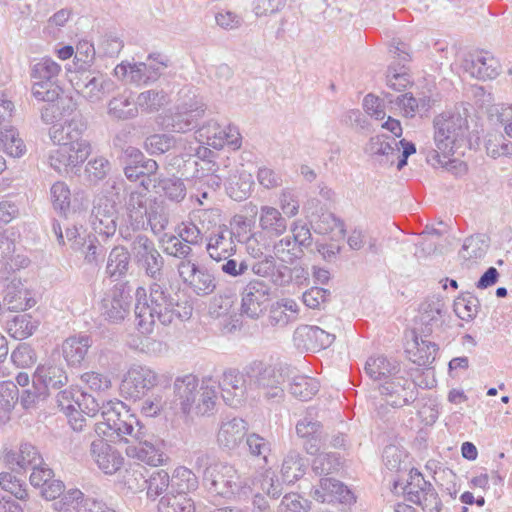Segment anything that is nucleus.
Instances as JSON below:
<instances>
[{
  "instance_id": "393cba45",
  "label": "nucleus",
  "mask_w": 512,
  "mask_h": 512,
  "mask_svg": "<svg viewBox=\"0 0 512 512\" xmlns=\"http://www.w3.org/2000/svg\"><path fill=\"white\" fill-rule=\"evenodd\" d=\"M205 108L197 101L193 103H184L178 107L167 123V127H171L172 131L185 133L196 127L199 118L204 114Z\"/></svg>"
},
{
  "instance_id": "f8f14e48",
  "label": "nucleus",
  "mask_w": 512,
  "mask_h": 512,
  "mask_svg": "<svg viewBox=\"0 0 512 512\" xmlns=\"http://www.w3.org/2000/svg\"><path fill=\"white\" fill-rule=\"evenodd\" d=\"M160 376L152 368L145 365H132L120 383V394L128 400H140L146 393L157 386Z\"/></svg>"
},
{
  "instance_id": "864d4df0",
  "label": "nucleus",
  "mask_w": 512,
  "mask_h": 512,
  "mask_svg": "<svg viewBox=\"0 0 512 512\" xmlns=\"http://www.w3.org/2000/svg\"><path fill=\"white\" fill-rule=\"evenodd\" d=\"M197 138L200 140L205 139V143L215 149L224 147L223 135L224 127H221L217 122H209L207 125L201 127L197 132Z\"/></svg>"
},
{
  "instance_id": "a19ab883",
  "label": "nucleus",
  "mask_w": 512,
  "mask_h": 512,
  "mask_svg": "<svg viewBox=\"0 0 512 512\" xmlns=\"http://www.w3.org/2000/svg\"><path fill=\"white\" fill-rule=\"evenodd\" d=\"M39 321L32 318L29 314H21L14 316L7 321L6 329L8 334L17 340H23L36 331Z\"/></svg>"
},
{
  "instance_id": "0e129e2a",
  "label": "nucleus",
  "mask_w": 512,
  "mask_h": 512,
  "mask_svg": "<svg viewBox=\"0 0 512 512\" xmlns=\"http://www.w3.org/2000/svg\"><path fill=\"white\" fill-rule=\"evenodd\" d=\"M246 445L251 456L261 457L267 463V457L271 451L270 442L259 434L251 433L247 435Z\"/></svg>"
},
{
  "instance_id": "4468645a",
  "label": "nucleus",
  "mask_w": 512,
  "mask_h": 512,
  "mask_svg": "<svg viewBox=\"0 0 512 512\" xmlns=\"http://www.w3.org/2000/svg\"><path fill=\"white\" fill-rule=\"evenodd\" d=\"M177 271L183 283L197 296H208L217 288L215 275L204 265L180 261Z\"/></svg>"
},
{
  "instance_id": "a18cd8bd",
  "label": "nucleus",
  "mask_w": 512,
  "mask_h": 512,
  "mask_svg": "<svg viewBox=\"0 0 512 512\" xmlns=\"http://www.w3.org/2000/svg\"><path fill=\"white\" fill-rule=\"evenodd\" d=\"M86 500L83 492L79 489H70L64 491L52 504L51 508L55 512H78V508Z\"/></svg>"
},
{
  "instance_id": "72a5a7b5",
  "label": "nucleus",
  "mask_w": 512,
  "mask_h": 512,
  "mask_svg": "<svg viewBox=\"0 0 512 512\" xmlns=\"http://www.w3.org/2000/svg\"><path fill=\"white\" fill-rule=\"evenodd\" d=\"M466 69L473 77L479 79H493L499 74L500 64L489 52H479L473 56Z\"/></svg>"
},
{
  "instance_id": "6e6d98bb",
  "label": "nucleus",
  "mask_w": 512,
  "mask_h": 512,
  "mask_svg": "<svg viewBox=\"0 0 512 512\" xmlns=\"http://www.w3.org/2000/svg\"><path fill=\"white\" fill-rule=\"evenodd\" d=\"M47 395L48 393L45 387H43L34 376L32 384L23 389L21 395H19L20 403L25 409H28L44 401Z\"/></svg>"
},
{
  "instance_id": "7c9ffc66",
  "label": "nucleus",
  "mask_w": 512,
  "mask_h": 512,
  "mask_svg": "<svg viewBox=\"0 0 512 512\" xmlns=\"http://www.w3.org/2000/svg\"><path fill=\"white\" fill-rule=\"evenodd\" d=\"M4 461L23 470L27 468L33 469L37 465L43 464V459L38 449L28 442L21 443L18 451H7L4 455Z\"/></svg>"
},
{
  "instance_id": "f3484780",
  "label": "nucleus",
  "mask_w": 512,
  "mask_h": 512,
  "mask_svg": "<svg viewBox=\"0 0 512 512\" xmlns=\"http://www.w3.org/2000/svg\"><path fill=\"white\" fill-rule=\"evenodd\" d=\"M57 145L56 148L47 152L45 162L60 175L73 171L74 168L83 164L90 155V153H87L85 145H80L77 149L66 144Z\"/></svg>"
},
{
  "instance_id": "9b49d317",
  "label": "nucleus",
  "mask_w": 512,
  "mask_h": 512,
  "mask_svg": "<svg viewBox=\"0 0 512 512\" xmlns=\"http://www.w3.org/2000/svg\"><path fill=\"white\" fill-rule=\"evenodd\" d=\"M130 249L135 263L145 272L147 277L152 280L163 277L165 261L152 239L146 235L138 234L132 240Z\"/></svg>"
},
{
  "instance_id": "4d7b16f0",
  "label": "nucleus",
  "mask_w": 512,
  "mask_h": 512,
  "mask_svg": "<svg viewBox=\"0 0 512 512\" xmlns=\"http://www.w3.org/2000/svg\"><path fill=\"white\" fill-rule=\"evenodd\" d=\"M166 198L175 203H180L186 197V186L179 178H167L159 182Z\"/></svg>"
},
{
  "instance_id": "2f4dec72",
  "label": "nucleus",
  "mask_w": 512,
  "mask_h": 512,
  "mask_svg": "<svg viewBox=\"0 0 512 512\" xmlns=\"http://www.w3.org/2000/svg\"><path fill=\"white\" fill-rule=\"evenodd\" d=\"M92 340L87 335H74L65 339L61 350L65 361L69 366H77L85 359Z\"/></svg>"
},
{
  "instance_id": "bf43d9fd",
  "label": "nucleus",
  "mask_w": 512,
  "mask_h": 512,
  "mask_svg": "<svg viewBox=\"0 0 512 512\" xmlns=\"http://www.w3.org/2000/svg\"><path fill=\"white\" fill-rule=\"evenodd\" d=\"M145 482L147 484V496L155 499L169 487L170 476L165 470H157Z\"/></svg>"
},
{
  "instance_id": "ddd939ff",
  "label": "nucleus",
  "mask_w": 512,
  "mask_h": 512,
  "mask_svg": "<svg viewBox=\"0 0 512 512\" xmlns=\"http://www.w3.org/2000/svg\"><path fill=\"white\" fill-rule=\"evenodd\" d=\"M203 480L211 493L222 497L238 494L244 488L236 469L223 462L207 467Z\"/></svg>"
},
{
  "instance_id": "a878e982",
  "label": "nucleus",
  "mask_w": 512,
  "mask_h": 512,
  "mask_svg": "<svg viewBox=\"0 0 512 512\" xmlns=\"http://www.w3.org/2000/svg\"><path fill=\"white\" fill-rule=\"evenodd\" d=\"M247 423L241 418L223 421L217 433V443L225 450L236 449L247 434Z\"/></svg>"
},
{
  "instance_id": "20e7f679",
  "label": "nucleus",
  "mask_w": 512,
  "mask_h": 512,
  "mask_svg": "<svg viewBox=\"0 0 512 512\" xmlns=\"http://www.w3.org/2000/svg\"><path fill=\"white\" fill-rule=\"evenodd\" d=\"M125 210L133 230L146 229L149 226L154 234H158L168 225L162 203L153 198L147 188L131 191L125 201Z\"/></svg>"
},
{
  "instance_id": "f03ea898",
  "label": "nucleus",
  "mask_w": 512,
  "mask_h": 512,
  "mask_svg": "<svg viewBox=\"0 0 512 512\" xmlns=\"http://www.w3.org/2000/svg\"><path fill=\"white\" fill-rule=\"evenodd\" d=\"M174 401L184 414L204 416L212 413L217 401L216 381L204 378L199 382L196 375L178 376L173 382Z\"/></svg>"
},
{
  "instance_id": "6e6552de",
  "label": "nucleus",
  "mask_w": 512,
  "mask_h": 512,
  "mask_svg": "<svg viewBox=\"0 0 512 512\" xmlns=\"http://www.w3.org/2000/svg\"><path fill=\"white\" fill-rule=\"evenodd\" d=\"M168 67V59L161 54H149L146 62H122L114 68V76L126 83L148 85L158 80Z\"/></svg>"
},
{
  "instance_id": "9d476101",
  "label": "nucleus",
  "mask_w": 512,
  "mask_h": 512,
  "mask_svg": "<svg viewBox=\"0 0 512 512\" xmlns=\"http://www.w3.org/2000/svg\"><path fill=\"white\" fill-rule=\"evenodd\" d=\"M71 83L89 103H99L113 90V81L99 70H77Z\"/></svg>"
},
{
  "instance_id": "c03bdc74",
  "label": "nucleus",
  "mask_w": 512,
  "mask_h": 512,
  "mask_svg": "<svg viewBox=\"0 0 512 512\" xmlns=\"http://www.w3.org/2000/svg\"><path fill=\"white\" fill-rule=\"evenodd\" d=\"M273 255L281 262L292 264L296 259H299L303 250L298 247L291 235H287L278 241H275L272 246Z\"/></svg>"
},
{
  "instance_id": "3c124183",
  "label": "nucleus",
  "mask_w": 512,
  "mask_h": 512,
  "mask_svg": "<svg viewBox=\"0 0 512 512\" xmlns=\"http://www.w3.org/2000/svg\"><path fill=\"white\" fill-rule=\"evenodd\" d=\"M392 144H395L394 137L385 134L376 135L370 138L365 147V152L381 163L382 158L388 155Z\"/></svg>"
},
{
  "instance_id": "6ab92c4d",
  "label": "nucleus",
  "mask_w": 512,
  "mask_h": 512,
  "mask_svg": "<svg viewBox=\"0 0 512 512\" xmlns=\"http://www.w3.org/2000/svg\"><path fill=\"white\" fill-rule=\"evenodd\" d=\"M269 292V286L263 281H250L242 291L241 314L258 319L267 308Z\"/></svg>"
},
{
  "instance_id": "0eeeda50",
  "label": "nucleus",
  "mask_w": 512,
  "mask_h": 512,
  "mask_svg": "<svg viewBox=\"0 0 512 512\" xmlns=\"http://www.w3.org/2000/svg\"><path fill=\"white\" fill-rule=\"evenodd\" d=\"M289 368L252 362L246 369L250 381L262 391L268 401L280 402L284 398L283 384L287 381Z\"/></svg>"
},
{
  "instance_id": "7ed1b4c3",
  "label": "nucleus",
  "mask_w": 512,
  "mask_h": 512,
  "mask_svg": "<svg viewBox=\"0 0 512 512\" xmlns=\"http://www.w3.org/2000/svg\"><path fill=\"white\" fill-rule=\"evenodd\" d=\"M434 145L427 159L445 166L449 163L450 157L465 142L468 135L467 118L459 112H443L436 116L433 121Z\"/></svg>"
},
{
  "instance_id": "ea45409f",
  "label": "nucleus",
  "mask_w": 512,
  "mask_h": 512,
  "mask_svg": "<svg viewBox=\"0 0 512 512\" xmlns=\"http://www.w3.org/2000/svg\"><path fill=\"white\" fill-rule=\"evenodd\" d=\"M389 149L388 155L382 158L380 164L387 166L396 164L398 170H401L407 164L408 157L416 152L415 144L405 139L400 141L395 139V144H392Z\"/></svg>"
},
{
  "instance_id": "f257e3e1",
  "label": "nucleus",
  "mask_w": 512,
  "mask_h": 512,
  "mask_svg": "<svg viewBox=\"0 0 512 512\" xmlns=\"http://www.w3.org/2000/svg\"><path fill=\"white\" fill-rule=\"evenodd\" d=\"M135 298V315L142 333H152L157 322L163 326L172 323L175 316V299L163 277L153 280L149 286V294L144 287H138Z\"/></svg>"
},
{
  "instance_id": "aec40b11",
  "label": "nucleus",
  "mask_w": 512,
  "mask_h": 512,
  "mask_svg": "<svg viewBox=\"0 0 512 512\" xmlns=\"http://www.w3.org/2000/svg\"><path fill=\"white\" fill-rule=\"evenodd\" d=\"M89 451L93 461L105 474H115L124 464L121 453L102 438L93 440Z\"/></svg>"
},
{
  "instance_id": "69168bd1",
  "label": "nucleus",
  "mask_w": 512,
  "mask_h": 512,
  "mask_svg": "<svg viewBox=\"0 0 512 512\" xmlns=\"http://www.w3.org/2000/svg\"><path fill=\"white\" fill-rule=\"evenodd\" d=\"M19 399V389L11 381L0 383V409L4 413L10 412Z\"/></svg>"
},
{
  "instance_id": "dca6fc26",
  "label": "nucleus",
  "mask_w": 512,
  "mask_h": 512,
  "mask_svg": "<svg viewBox=\"0 0 512 512\" xmlns=\"http://www.w3.org/2000/svg\"><path fill=\"white\" fill-rule=\"evenodd\" d=\"M87 129V122L80 112L74 113L70 119L61 125H54L49 132L51 140L55 144H66L75 149L81 145L86 146L87 153H91V146L88 141L82 138Z\"/></svg>"
},
{
  "instance_id": "f704fd0d",
  "label": "nucleus",
  "mask_w": 512,
  "mask_h": 512,
  "mask_svg": "<svg viewBox=\"0 0 512 512\" xmlns=\"http://www.w3.org/2000/svg\"><path fill=\"white\" fill-rule=\"evenodd\" d=\"M132 440L131 442H133ZM137 443L127 447L126 453L129 457L144 462L150 466H158L164 461V454L154 444L148 441L135 440Z\"/></svg>"
},
{
  "instance_id": "09e8293b",
  "label": "nucleus",
  "mask_w": 512,
  "mask_h": 512,
  "mask_svg": "<svg viewBox=\"0 0 512 512\" xmlns=\"http://www.w3.org/2000/svg\"><path fill=\"white\" fill-rule=\"evenodd\" d=\"M0 150L19 158L26 152V146L16 131L6 130L0 132Z\"/></svg>"
},
{
  "instance_id": "052dcab7",
  "label": "nucleus",
  "mask_w": 512,
  "mask_h": 512,
  "mask_svg": "<svg viewBox=\"0 0 512 512\" xmlns=\"http://www.w3.org/2000/svg\"><path fill=\"white\" fill-rule=\"evenodd\" d=\"M96 51L94 45L88 40H81L78 42L75 51V64L78 70L88 69L91 67L95 60Z\"/></svg>"
},
{
  "instance_id": "680f3d73",
  "label": "nucleus",
  "mask_w": 512,
  "mask_h": 512,
  "mask_svg": "<svg viewBox=\"0 0 512 512\" xmlns=\"http://www.w3.org/2000/svg\"><path fill=\"white\" fill-rule=\"evenodd\" d=\"M253 185L252 177L250 174L242 173L237 181H230L227 190L229 195L236 201L246 199L251 192Z\"/></svg>"
},
{
  "instance_id": "de8ad7c7",
  "label": "nucleus",
  "mask_w": 512,
  "mask_h": 512,
  "mask_svg": "<svg viewBox=\"0 0 512 512\" xmlns=\"http://www.w3.org/2000/svg\"><path fill=\"white\" fill-rule=\"evenodd\" d=\"M61 71L58 63L50 58H43L32 66L31 78L32 80H42L55 82Z\"/></svg>"
},
{
  "instance_id": "79ce46f5",
  "label": "nucleus",
  "mask_w": 512,
  "mask_h": 512,
  "mask_svg": "<svg viewBox=\"0 0 512 512\" xmlns=\"http://www.w3.org/2000/svg\"><path fill=\"white\" fill-rule=\"evenodd\" d=\"M130 263V253L123 246L114 247L109 253L106 274L111 278H120L126 275Z\"/></svg>"
},
{
  "instance_id": "e433bc0d",
  "label": "nucleus",
  "mask_w": 512,
  "mask_h": 512,
  "mask_svg": "<svg viewBox=\"0 0 512 512\" xmlns=\"http://www.w3.org/2000/svg\"><path fill=\"white\" fill-rule=\"evenodd\" d=\"M307 466L308 461L300 452L290 450L282 462L281 474L283 480L287 483H294L305 474Z\"/></svg>"
},
{
  "instance_id": "412c9836",
  "label": "nucleus",
  "mask_w": 512,
  "mask_h": 512,
  "mask_svg": "<svg viewBox=\"0 0 512 512\" xmlns=\"http://www.w3.org/2000/svg\"><path fill=\"white\" fill-rule=\"evenodd\" d=\"M217 389H221L224 402L231 406H239L245 398L246 380L244 375L234 369L226 370L219 382H216Z\"/></svg>"
},
{
  "instance_id": "5701e85b",
  "label": "nucleus",
  "mask_w": 512,
  "mask_h": 512,
  "mask_svg": "<svg viewBox=\"0 0 512 512\" xmlns=\"http://www.w3.org/2000/svg\"><path fill=\"white\" fill-rule=\"evenodd\" d=\"M206 242V251L217 262L230 258L236 251L233 232L227 226L219 227Z\"/></svg>"
},
{
  "instance_id": "c9c22d12",
  "label": "nucleus",
  "mask_w": 512,
  "mask_h": 512,
  "mask_svg": "<svg viewBox=\"0 0 512 512\" xmlns=\"http://www.w3.org/2000/svg\"><path fill=\"white\" fill-rule=\"evenodd\" d=\"M34 375L37 381L45 387L47 393L50 389H60L68 382L67 373L60 365L38 367Z\"/></svg>"
},
{
  "instance_id": "473e14b6",
  "label": "nucleus",
  "mask_w": 512,
  "mask_h": 512,
  "mask_svg": "<svg viewBox=\"0 0 512 512\" xmlns=\"http://www.w3.org/2000/svg\"><path fill=\"white\" fill-rule=\"evenodd\" d=\"M3 303L10 311H23L33 307L36 301L21 281L13 280L7 285Z\"/></svg>"
},
{
  "instance_id": "423d86ee",
  "label": "nucleus",
  "mask_w": 512,
  "mask_h": 512,
  "mask_svg": "<svg viewBox=\"0 0 512 512\" xmlns=\"http://www.w3.org/2000/svg\"><path fill=\"white\" fill-rule=\"evenodd\" d=\"M52 230L58 243L66 244V238L70 248L83 255L86 264L95 267L103 261L104 248L94 234L87 232L82 227L73 226L65 228L64 236L62 226L57 221L53 222Z\"/></svg>"
},
{
  "instance_id": "e2e57ef3",
  "label": "nucleus",
  "mask_w": 512,
  "mask_h": 512,
  "mask_svg": "<svg viewBox=\"0 0 512 512\" xmlns=\"http://www.w3.org/2000/svg\"><path fill=\"white\" fill-rule=\"evenodd\" d=\"M416 351L413 353V362L419 366H426L435 360L437 345L433 342L415 340Z\"/></svg>"
},
{
  "instance_id": "58836bf2",
  "label": "nucleus",
  "mask_w": 512,
  "mask_h": 512,
  "mask_svg": "<svg viewBox=\"0 0 512 512\" xmlns=\"http://www.w3.org/2000/svg\"><path fill=\"white\" fill-rule=\"evenodd\" d=\"M108 115L117 120H127L138 115L136 101L126 92L113 97L108 103Z\"/></svg>"
},
{
  "instance_id": "338daca9",
  "label": "nucleus",
  "mask_w": 512,
  "mask_h": 512,
  "mask_svg": "<svg viewBox=\"0 0 512 512\" xmlns=\"http://www.w3.org/2000/svg\"><path fill=\"white\" fill-rule=\"evenodd\" d=\"M215 22L221 29L232 31L241 28L244 19L234 11L222 9L215 14Z\"/></svg>"
},
{
  "instance_id": "4c0bfd02",
  "label": "nucleus",
  "mask_w": 512,
  "mask_h": 512,
  "mask_svg": "<svg viewBox=\"0 0 512 512\" xmlns=\"http://www.w3.org/2000/svg\"><path fill=\"white\" fill-rule=\"evenodd\" d=\"M287 381H289V392L302 401L310 400L320 388L318 380L305 375L290 376L288 372Z\"/></svg>"
},
{
  "instance_id": "603ef678",
  "label": "nucleus",
  "mask_w": 512,
  "mask_h": 512,
  "mask_svg": "<svg viewBox=\"0 0 512 512\" xmlns=\"http://www.w3.org/2000/svg\"><path fill=\"white\" fill-rule=\"evenodd\" d=\"M51 202L55 210L66 214L70 209L71 193L65 182L57 181L50 189Z\"/></svg>"
},
{
  "instance_id": "c756f323",
  "label": "nucleus",
  "mask_w": 512,
  "mask_h": 512,
  "mask_svg": "<svg viewBox=\"0 0 512 512\" xmlns=\"http://www.w3.org/2000/svg\"><path fill=\"white\" fill-rule=\"evenodd\" d=\"M365 373L373 381L381 384L400 372V363L385 356L370 357L364 367Z\"/></svg>"
},
{
  "instance_id": "c85d7f7f",
  "label": "nucleus",
  "mask_w": 512,
  "mask_h": 512,
  "mask_svg": "<svg viewBox=\"0 0 512 512\" xmlns=\"http://www.w3.org/2000/svg\"><path fill=\"white\" fill-rule=\"evenodd\" d=\"M488 248L489 238L485 234H476L466 238L459 252L462 265L471 268L485 257Z\"/></svg>"
},
{
  "instance_id": "8fccbe9b",
  "label": "nucleus",
  "mask_w": 512,
  "mask_h": 512,
  "mask_svg": "<svg viewBox=\"0 0 512 512\" xmlns=\"http://www.w3.org/2000/svg\"><path fill=\"white\" fill-rule=\"evenodd\" d=\"M480 303L477 297L471 293L463 294L454 301V311L459 318L465 321L476 317Z\"/></svg>"
},
{
  "instance_id": "b1692460",
  "label": "nucleus",
  "mask_w": 512,
  "mask_h": 512,
  "mask_svg": "<svg viewBox=\"0 0 512 512\" xmlns=\"http://www.w3.org/2000/svg\"><path fill=\"white\" fill-rule=\"evenodd\" d=\"M116 220L115 203L108 199H100L92 213V226L95 232L106 237L114 235L117 227Z\"/></svg>"
},
{
  "instance_id": "1a4fd4ad",
  "label": "nucleus",
  "mask_w": 512,
  "mask_h": 512,
  "mask_svg": "<svg viewBox=\"0 0 512 512\" xmlns=\"http://www.w3.org/2000/svg\"><path fill=\"white\" fill-rule=\"evenodd\" d=\"M378 390L383 397L385 404L377 406V414L379 417L384 418L389 408H401L415 401L416 388L415 385L403 376H393L389 380H385L378 384Z\"/></svg>"
},
{
  "instance_id": "cd10ccee",
  "label": "nucleus",
  "mask_w": 512,
  "mask_h": 512,
  "mask_svg": "<svg viewBox=\"0 0 512 512\" xmlns=\"http://www.w3.org/2000/svg\"><path fill=\"white\" fill-rule=\"evenodd\" d=\"M261 232L269 239L282 236L288 227L286 217L275 207L262 206L259 214Z\"/></svg>"
},
{
  "instance_id": "2eb2a0df",
  "label": "nucleus",
  "mask_w": 512,
  "mask_h": 512,
  "mask_svg": "<svg viewBox=\"0 0 512 512\" xmlns=\"http://www.w3.org/2000/svg\"><path fill=\"white\" fill-rule=\"evenodd\" d=\"M328 330L312 325H301L296 328L293 334L294 344L306 350L318 351L330 347L335 338V332L339 330V325H325Z\"/></svg>"
},
{
  "instance_id": "37998d69",
  "label": "nucleus",
  "mask_w": 512,
  "mask_h": 512,
  "mask_svg": "<svg viewBox=\"0 0 512 512\" xmlns=\"http://www.w3.org/2000/svg\"><path fill=\"white\" fill-rule=\"evenodd\" d=\"M158 512H195V506L184 492L167 493L158 503Z\"/></svg>"
},
{
  "instance_id": "774afa93",
  "label": "nucleus",
  "mask_w": 512,
  "mask_h": 512,
  "mask_svg": "<svg viewBox=\"0 0 512 512\" xmlns=\"http://www.w3.org/2000/svg\"><path fill=\"white\" fill-rule=\"evenodd\" d=\"M280 512H308L309 501L297 493L286 494L279 504Z\"/></svg>"
},
{
  "instance_id": "39448f33",
  "label": "nucleus",
  "mask_w": 512,
  "mask_h": 512,
  "mask_svg": "<svg viewBox=\"0 0 512 512\" xmlns=\"http://www.w3.org/2000/svg\"><path fill=\"white\" fill-rule=\"evenodd\" d=\"M102 421L96 426V432L106 437H118L130 443L139 440L142 435V427L137 417L130 409L119 400L108 401L101 406Z\"/></svg>"
},
{
  "instance_id": "a211bd4d",
  "label": "nucleus",
  "mask_w": 512,
  "mask_h": 512,
  "mask_svg": "<svg viewBox=\"0 0 512 512\" xmlns=\"http://www.w3.org/2000/svg\"><path fill=\"white\" fill-rule=\"evenodd\" d=\"M132 297L124 285H115L103 298L101 311L112 323L123 321L130 313Z\"/></svg>"
},
{
  "instance_id": "bb28decb",
  "label": "nucleus",
  "mask_w": 512,
  "mask_h": 512,
  "mask_svg": "<svg viewBox=\"0 0 512 512\" xmlns=\"http://www.w3.org/2000/svg\"><path fill=\"white\" fill-rule=\"evenodd\" d=\"M446 312L443 299L436 296L425 299L419 308V319L425 326L424 332L431 333L434 328H440Z\"/></svg>"
},
{
  "instance_id": "13d9d810",
  "label": "nucleus",
  "mask_w": 512,
  "mask_h": 512,
  "mask_svg": "<svg viewBox=\"0 0 512 512\" xmlns=\"http://www.w3.org/2000/svg\"><path fill=\"white\" fill-rule=\"evenodd\" d=\"M432 484L426 481L423 475L416 469H412L409 473V480L404 487V493L410 501H418L420 493L429 488Z\"/></svg>"
},
{
  "instance_id": "5fc2aeb1",
  "label": "nucleus",
  "mask_w": 512,
  "mask_h": 512,
  "mask_svg": "<svg viewBox=\"0 0 512 512\" xmlns=\"http://www.w3.org/2000/svg\"><path fill=\"white\" fill-rule=\"evenodd\" d=\"M32 95L38 101L55 102L60 95V88L55 82L32 80Z\"/></svg>"
},
{
  "instance_id": "49530a36",
  "label": "nucleus",
  "mask_w": 512,
  "mask_h": 512,
  "mask_svg": "<svg viewBox=\"0 0 512 512\" xmlns=\"http://www.w3.org/2000/svg\"><path fill=\"white\" fill-rule=\"evenodd\" d=\"M168 101V96L163 90L152 89L141 92L136 99V104L137 108L140 107L142 110L154 112L166 105Z\"/></svg>"
},
{
  "instance_id": "4be33fe9",
  "label": "nucleus",
  "mask_w": 512,
  "mask_h": 512,
  "mask_svg": "<svg viewBox=\"0 0 512 512\" xmlns=\"http://www.w3.org/2000/svg\"><path fill=\"white\" fill-rule=\"evenodd\" d=\"M312 497L321 503L339 502L351 504L354 502V495L343 483L333 478H321L320 483L314 488Z\"/></svg>"
}]
</instances>
